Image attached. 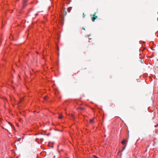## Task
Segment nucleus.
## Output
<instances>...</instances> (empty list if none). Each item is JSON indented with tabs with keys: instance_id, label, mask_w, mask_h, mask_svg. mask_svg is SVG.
<instances>
[{
	"instance_id": "4",
	"label": "nucleus",
	"mask_w": 158,
	"mask_h": 158,
	"mask_svg": "<svg viewBox=\"0 0 158 158\" xmlns=\"http://www.w3.org/2000/svg\"><path fill=\"white\" fill-rule=\"evenodd\" d=\"M71 10H72V7H70L67 9V11L69 13V12H70V11Z\"/></svg>"
},
{
	"instance_id": "11",
	"label": "nucleus",
	"mask_w": 158,
	"mask_h": 158,
	"mask_svg": "<svg viewBox=\"0 0 158 158\" xmlns=\"http://www.w3.org/2000/svg\"><path fill=\"white\" fill-rule=\"evenodd\" d=\"M82 30H85V28H84L83 27L82 28Z\"/></svg>"
},
{
	"instance_id": "3",
	"label": "nucleus",
	"mask_w": 158,
	"mask_h": 158,
	"mask_svg": "<svg viewBox=\"0 0 158 158\" xmlns=\"http://www.w3.org/2000/svg\"><path fill=\"white\" fill-rule=\"evenodd\" d=\"M63 118V116L61 114H59V116L58 118L59 119H62Z\"/></svg>"
},
{
	"instance_id": "5",
	"label": "nucleus",
	"mask_w": 158,
	"mask_h": 158,
	"mask_svg": "<svg viewBox=\"0 0 158 158\" xmlns=\"http://www.w3.org/2000/svg\"><path fill=\"white\" fill-rule=\"evenodd\" d=\"M94 122V120L93 119H91L90 120V122L91 123H92Z\"/></svg>"
},
{
	"instance_id": "7",
	"label": "nucleus",
	"mask_w": 158,
	"mask_h": 158,
	"mask_svg": "<svg viewBox=\"0 0 158 158\" xmlns=\"http://www.w3.org/2000/svg\"><path fill=\"white\" fill-rule=\"evenodd\" d=\"M78 109H81V110H84V108H77V110H78Z\"/></svg>"
},
{
	"instance_id": "9",
	"label": "nucleus",
	"mask_w": 158,
	"mask_h": 158,
	"mask_svg": "<svg viewBox=\"0 0 158 158\" xmlns=\"http://www.w3.org/2000/svg\"><path fill=\"white\" fill-rule=\"evenodd\" d=\"M47 97H48V96H46L45 97H44V100H46V98H47Z\"/></svg>"
},
{
	"instance_id": "10",
	"label": "nucleus",
	"mask_w": 158,
	"mask_h": 158,
	"mask_svg": "<svg viewBox=\"0 0 158 158\" xmlns=\"http://www.w3.org/2000/svg\"><path fill=\"white\" fill-rule=\"evenodd\" d=\"M85 15L84 14V13H83V18H84V17H85Z\"/></svg>"
},
{
	"instance_id": "12",
	"label": "nucleus",
	"mask_w": 158,
	"mask_h": 158,
	"mask_svg": "<svg viewBox=\"0 0 158 158\" xmlns=\"http://www.w3.org/2000/svg\"><path fill=\"white\" fill-rule=\"evenodd\" d=\"M41 141H43L44 140V139H43L41 138L40 139Z\"/></svg>"
},
{
	"instance_id": "14",
	"label": "nucleus",
	"mask_w": 158,
	"mask_h": 158,
	"mask_svg": "<svg viewBox=\"0 0 158 158\" xmlns=\"http://www.w3.org/2000/svg\"><path fill=\"white\" fill-rule=\"evenodd\" d=\"M91 39H89V40H90Z\"/></svg>"
},
{
	"instance_id": "13",
	"label": "nucleus",
	"mask_w": 158,
	"mask_h": 158,
	"mask_svg": "<svg viewBox=\"0 0 158 158\" xmlns=\"http://www.w3.org/2000/svg\"><path fill=\"white\" fill-rule=\"evenodd\" d=\"M49 135V134H47V135Z\"/></svg>"
},
{
	"instance_id": "2",
	"label": "nucleus",
	"mask_w": 158,
	"mask_h": 158,
	"mask_svg": "<svg viewBox=\"0 0 158 158\" xmlns=\"http://www.w3.org/2000/svg\"><path fill=\"white\" fill-rule=\"evenodd\" d=\"M28 0H23L22 9H23L26 6V2Z\"/></svg>"
},
{
	"instance_id": "6",
	"label": "nucleus",
	"mask_w": 158,
	"mask_h": 158,
	"mask_svg": "<svg viewBox=\"0 0 158 158\" xmlns=\"http://www.w3.org/2000/svg\"><path fill=\"white\" fill-rule=\"evenodd\" d=\"M125 143H126V140H123V141L122 142H121V143L123 144H124Z\"/></svg>"
},
{
	"instance_id": "8",
	"label": "nucleus",
	"mask_w": 158,
	"mask_h": 158,
	"mask_svg": "<svg viewBox=\"0 0 158 158\" xmlns=\"http://www.w3.org/2000/svg\"><path fill=\"white\" fill-rule=\"evenodd\" d=\"M63 14H64V15H66V12H64H64H63Z\"/></svg>"
},
{
	"instance_id": "1",
	"label": "nucleus",
	"mask_w": 158,
	"mask_h": 158,
	"mask_svg": "<svg viewBox=\"0 0 158 158\" xmlns=\"http://www.w3.org/2000/svg\"><path fill=\"white\" fill-rule=\"evenodd\" d=\"M96 13H94V14L93 15H91V17L93 16L92 17V20L93 21H94L95 19H97L98 18V17L96 15Z\"/></svg>"
}]
</instances>
